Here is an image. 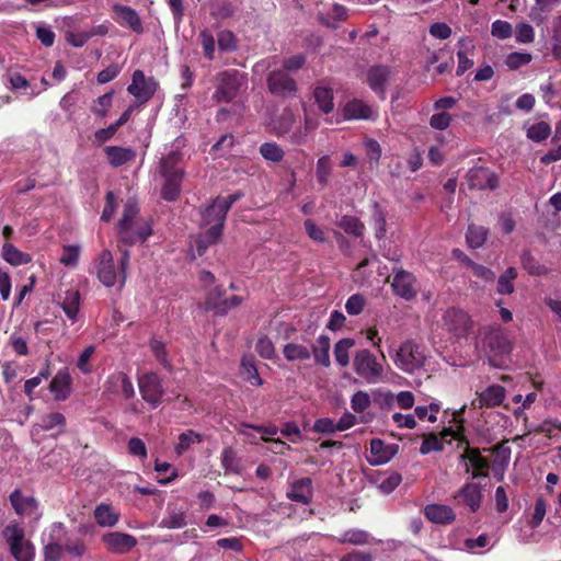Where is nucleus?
<instances>
[{
	"label": "nucleus",
	"mask_w": 561,
	"mask_h": 561,
	"mask_svg": "<svg viewBox=\"0 0 561 561\" xmlns=\"http://www.w3.org/2000/svg\"><path fill=\"white\" fill-rule=\"evenodd\" d=\"M139 206L136 201L129 198L124 204L121 219L117 224L118 241L127 247L137 242L144 243L151 234L150 220L139 215Z\"/></svg>",
	"instance_id": "obj_1"
},
{
	"label": "nucleus",
	"mask_w": 561,
	"mask_h": 561,
	"mask_svg": "<svg viewBox=\"0 0 561 561\" xmlns=\"http://www.w3.org/2000/svg\"><path fill=\"white\" fill-rule=\"evenodd\" d=\"M330 348V337L325 334H321L318 336L316 343L311 345V351L305 344L289 342L284 345L283 355L288 362H305L313 357L317 366L329 368L331 365Z\"/></svg>",
	"instance_id": "obj_2"
},
{
	"label": "nucleus",
	"mask_w": 561,
	"mask_h": 561,
	"mask_svg": "<svg viewBox=\"0 0 561 561\" xmlns=\"http://www.w3.org/2000/svg\"><path fill=\"white\" fill-rule=\"evenodd\" d=\"M247 84V73L236 69L224 70L216 75V89L213 99L217 103H230Z\"/></svg>",
	"instance_id": "obj_3"
},
{
	"label": "nucleus",
	"mask_w": 561,
	"mask_h": 561,
	"mask_svg": "<svg viewBox=\"0 0 561 561\" xmlns=\"http://www.w3.org/2000/svg\"><path fill=\"white\" fill-rule=\"evenodd\" d=\"M2 536L10 546V552L16 561H33V547L25 539L24 529L18 523L7 525L2 530Z\"/></svg>",
	"instance_id": "obj_4"
},
{
	"label": "nucleus",
	"mask_w": 561,
	"mask_h": 561,
	"mask_svg": "<svg viewBox=\"0 0 561 561\" xmlns=\"http://www.w3.org/2000/svg\"><path fill=\"white\" fill-rule=\"evenodd\" d=\"M458 448L463 447V451L460 455V460L465 463V470L468 473L470 469L471 478H485L488 477V470L490 468V461L481 455V451L477 447H471L467 436L458 435Z\"/></svg>",
	"instance_id": "obj_5"
},
{
	"label": "nucleus",
	"mask_w": 561,
	"mask_h": 561,
	"mask_svg": "<svg viewBox=\"0 0 561 561\" xmlns=\"http://www.w3.org/2000/svg\"><path fill=\"white\" fill-rule=\"evenodd\" d=\"M266 87L272 95L284 100L296 99L299 92L296 79L280 69L268 72Z\"/></svg>",
	"instance_id": "obj_6"
},
{
	"label": "nucleus",
	"mask_w": 561,
	"mask_h": 561,
	"mask_svg": "<svg viewBox=\"0 0 561 561\" xmlns=\"http://www.w3.org/2000/svg\"><path fill=\"white\" fill-rule=\"evenodd\" d=\"M138 388L141 399L147 402L152 410L162 403L164 388L162 378L153 371H148L138 377Z\"/></svg>",
	"instance_id": "obj_7"
},
{
	"label": "nucleus",
	"mask_w": 561,
	"mask_h": 561,
	"mask_svg": "<svg viewBox=\"0 0 561 561\" xmlns=\"http://www.w3.org/2000/svg\"><path fill=\"white\" fill-rule=\"evenodd\" d=\"M353 365L355 373L368 383L378 382L383 374L382 365L378 363L376 356L366 348L356 353Z\"/></svg>",
	"instance_id": "obj_8"
},
{
	"label": "nucleus",
	"mask_w": 561,
	"mask_h": 561,
	"mask_svg": "<svg viewBox=\"0 0 561 561\" xmlns=\"http://www.w3.org/2000/svg\"><path fill=\"white\" fill-rule=\"evenodd\" d=\"M443 327L456 339H466L472 330L471 317L460 308H448L443 317Z\"/></svg>",
	"instance_id": "obj_9"
},
{
	"label": "nucleus",
	"mask_w": 561,
	"mask_h": 561,
	"mask_svg": "<svg viewBox=\"0 0 561 561\" xmlns=\"http://www.w3.org/2000/svg\"><path fill=\"white\" fill-rule=\"evenodd\" d=\"M229 211L225 209L221 203V196L216 197L210 205L205 207L202 211V222L208 227V237L210 239H220L227 214Z\"/></svg>",
	"instance_id": "obj_10"
},
{
	"label": "nucleus",
	"mask_w": 561,
	"mask_h": 561,
	"mask_svg": "<svg viewBox=\"0 0 561 561\" xmlns=\"http://www.w3.org/2000/svg\"><path fill=\"white\" fill-rule=\"evenodd\" d=\"M391 288L394 295L407 301L413 300L420 290L416 277L401 267L392 270Z\"/></svg>",
	"instance_id": "obj_11"
},
{
	"label": "nucleus",
	"mask_w": 561,
	"mask_h": 561,
	"mask_svg": "<svg viewBox=\"0 0 561 561\" xmlns=\"http://www.w3.org/2000/svg\"><path fill=\"white\" fill-rule=\"evenodd\" d=\"M424 355L420 346L413 341L403 342L396 354V365L404 371L411 373L424 364Z\"/></svg>",
	"instance_id": "obj_12"
},
{
	"label": "nucleus",
	"mask_w": 561,
	"mask_h": 561,
	"mask_svg": "<svg viewBox=\"0 0 561 561\" xmlns=\"http://www.w3.org/2000/svg\"><path fill=\"white\" fill-rule=\"evenodd\" d=\"M158 88V82L153 77H146L144 71L136 70L133 73L131 83L128 85L127 91L135 96L139 103L148 102Z\"/></svg>",
	"instance_id": "obj_13"
},
{
	"label": "nucleus",
	"mask_w": 561,
	"mask_h": 561,
	"mask_svg": "<svg viewBox=\"0 0 561 561\" xmlns=\"http://www.w3.org/2000/svg\"><path fill=\"white\" fill-rule=\"evenodd\" d=\"M94 268L99 282L105 287H113L118 279L114 259L110 250H103L94 261Z\"/></svg>",
	"instance_id": "obj_14"
},
{
	"label": "nucleus",
	"mask_w": 561,
	"mask_h": 561,
	"mask_svg": "<svg viewBox=\"0 0 561 561\" xmlns=\"http://www.w3.org/2000/svg\"><path fill=\"white\" fill-rule=\"evenodd\" d=\"M101 540L106 550L113 554L128 553L138 542L135 536L121 531L106 533L102 536Z\"/></svg>",
	"instance_id": "obj_15"
},
{
	"label": "nucleus",
	"mask_w": 561,
	"mask_h": 561,
	"mask_svg": "<svg viewBox=\"0 0 561 561\" xmlns=\"http://www.w3.org/2000/svg\"><path fill=\"white\" fill-rule=\"evenodd\" d=\"M469 188L471 190H495L499 186L497 175L489 168L473 167L466 175Z\"/></svg>",
	"instance_id": "obj_16"
},
{
	"label": "nucleus",
	"mask_w": 561,
	"mask_h": 561,
	"mask_svg": "<svg viewBox=\"0 0 561 561\" xmlns=\"http://www.w3.org/2000/svg\"><path fill=\"white\" fill-rule=\"evenodd\" d=\"M113 19L121 25L129 27L133 32L140 34L144 32L141 19L137 11L131 7L115 3L112 7Z\"/></svg>",
	"instance_id": "obj_17"
},
{
	"label": "nucleus",
	"mask_w": 561,
	"mask_h": 561,
	"mask_svg": "<svg viewBox=\"0 0 561 561\" xmlns=\"http://www.w3.org/2000/svg\"><path fill=\"white\" fill-rule=\"evenodd\" d=\"M105 390L113 393H121L125 400H130L135 397V388L131 379L123 371H115L111 374L105 381Z\"/></svg>",
	"instance_id": "obj_18"
},
{
	"label": "nucleus",
	"mask_w": 561,
	"mask_h": 561,
	"mask_svg": "<svg viewBox=\"0 0 561 561\" xmlns=\"http://www.w3.org/2000/svg\"><path fill=\"white\" fill-rule=\"evenodd\" d=\"M391 69L386 65L371 66L367 70V84L381 99H386V87L390 79Z\"/></svg>",
	"instance_id": "obj_19"
},
{
	"label": "nucleus",
	"mask_w": 561,
	"mask_h": 561,
	"mask_svg": "<svg viewBox=\"0 0 561 561\" xmlns=\"http://www.w3.org/2000/svg\"><path fill=\"white\" fill-rule=\"evenodd\" d=\"M287 499L293 502L308 505L313 500V483L310 478H300L293 481L286 492Z\"/></svg>",
	"instance_id": "obj_20"
},
{
	"label": "nucleus",
	"mask_w": 561,
	"mask_h": 561,
	"mask_svg": "<svg viewBox=\"0 0 561 561\" xmlns=\"http://www.w3.org/2000/svg\"><path fill=\"white\" fill-rule=\"evenodd\" d=\"M72 378L67 367L57 371L49 382L48 389L56 401H65L71 393Z\"/></svg>",
	"instance_id": "obj_21"
},
{
	"label": "nucleus",
	"mask_w": 561,
	"mask_h": 561,
	"mask_svg": "<svg viewBox=\"0 0 561 561\" xmlns=\"http://www.w3.org/2000/svg\"><path fill=\"white\" fill-rule=\"evenodd\" d=\"M484 345L494 356H501L511 352V343L501 328H492L485 334Z\"/></svg>",
	"instance_id": "obj_22"
},
{
	"label": "nucleus",
	"mask_w": 561,
	"mask_h": 561,
	"mask_svg": "<svg viewBox=\"0 0 561 561\" xmlns=\"http://www.w3.org/2000/svg\"><path fill=\"white\" fill-rule=\"evenodd\" d=\"M370 454L375 457L369 462L374 466L383 465L390 461L398 453L399 445L385 444L380 438H373L370 440Z\"/></svg>",
	"instance_id": "obj_23"
},
{
	"label": "nucleus",
	"mask_w": 561,
	"mask_h": 561,
	"mask_svg": "<svg viewBox=\"0 0 561 561\" xmlns=\"http://www.w3.org/2000/svg\"><path fill=\"white\" fill-rule=\"evenodd\" d=\"M505 399V389L500 385L489 386L485 390L479 393L477 400L472 401V405L476 408H494L503 403Z\"/></svg>",
	"instance_id": "obj_24"
},
{
	"label": "nucleus",
	"mask_w": 561,
	"mask_h": 561,
	"mask_svg": "<svg viewBox=\"0 0 561 561\" xmlns=\"http://www.w3.org/2000/svg\"><path fill=\"white\" fill-rule=\"evenodd\" d=\"M456 500L467 505L472 513L477 512L481 506L482 491L478 483L467 482L456 494Z\"/></svg>",
	"instance_id": "obj_25"
},
{
	"label": "nucleus",
	"mask_w": 561,
	"mask_h": 561,
	"mask_svg": "<svg viewBox=\"0 0 561 561\" xmlns=\"http://www.w3.org/2000/svg\"><path fill=\"white\" fill-rule=\"evenodd\" d=\"M182 152L174 150L161 158L159 172L160 175H184V167L182 163Z\"/></svg>",
	"instance_id": "obj_26"
},
{
	"label": "nucleus",
	"mask_w": 561,
	"mask_h": 561,
	"mask_svg": "<svg viewBox=\"0 0 561 561\" xmlns=\"http://www.w3.org/2000/svg\"><path fill=\"white\" fill-rule=\"evenodd\" d=\"M108 163L113 168H118L128 162H131L136 158V152L131 148H124L121 146H107L104 148Z\"/></svg>",
	"instance_id": "obj_27"
},
{
	"label": "nucleus",
	"mask_w": 561,
	"mask_h": 561,
	"mask_svg": "<svg viewBox=\"0 0 561 561\" xmlns=\"http://www.w3.org/2000/svg\"><path fill=\"white\" fill-rule=\"evenodd\" d=\"M425 517L436 524H450L456 519L451 507L443 504H428L424 508Z\"/></svg>",
	"instance_id": "obj_28"
},
{
	"label": "nucleus",
	"mask_w": 561,
	"mask_h": 561,
	"mask_svg": "<svg viewBox=\"0 0 561 561\" xmlns=\"http://www.w3.org/2000/svg\"><path fill=\"white\" fill-rule=\"evenodd\" d=\"M93 517L101 527H114L121 518V514L111 504L100 503L95 506Z\"/></svg>",
	"instance_id": "obj_29"
},
{
	"label": "nucleus",
	"mask_w": 561,
	"mask_h": 561,
	"mask_svg": "<svg viewBox=\"0 0 561 561\" xmlns=\"http://www.w3.org/2000/svg\"><path fill=\"white\" fill-rule=\"evenodd\" d=\"M10 503L19 516L32 513L37 507L33 496H24L20 489H15L9 495Z\"/></svg>",
	"instance_id": "obj_30"
},
{
	"label": "nucleus",
	"mask_w": 561,
	"mask_h": 561,
	"mask_svg": "<svg viewBox=\"0 0 561 561\" xmlns=\"http://www.w3.org/2000/svg\"><path fill=\"white\" fill-rule=\"evenodd\" d=\"M373 111L369 105L358 99L348 101L343 107V116L345 119H369Z\"/></svg>",
	"instance_id": "obj_31"
},
{
	"label": "nucleus",
	"mask_w": 561,
	"mask_h": 561,
	"mask_svg": "<svg viewBox=\"0 0 561 561\" xmlns=\"http://www.w3.org/2000/svg\"><path fill=\"white\" fill-rule=\"evenodd\" d=\"M164 183L161 188V197L168 202H174L180 197L184 175H161Z\"/></svg>",
	"instance_id": "obj_32"
},
{
	"label": "nucleus",
	"mask_w": 561,
	"mask_h": 561,
	"mask_svg": "<svg viewBox=\"0 0 561 561\" xmlns=\"http://www.w3.org/2000/svg\"><path fill=\"white\" fill-rule=\"evenodd\" d=\"M535 4L530 10V19L537 25L542 23L547 15L561 5V0H534Z\"/></svg>",
	"instance_id": "obj_33"
},
{
	"label": "nucleus",
	"mask_w": 561,
	"mask_h": 561,
	"mask_svg": "<svg viewBox=\"0 0 561 561\" xmlns=\"http://www.w3.org/2000/svg\"><path fill=\"white\" fill-rule=\"evenodd\" d=\"M60 307L72 322L77 321L80 308V294L78 290H66L61 297Z\"/></svg>",
	"instance_id": "obj_34"
},
{
	"label": "nucleus",
	"mask_w": 561,
	"mask_h": 561,
	"mask_svg": "<svg viewBox=\"0 0 561 561\" xmlns=\"http://www.w3.org/2000/svg\"><path fill=\"white\" fill-rule=\"evenodd\" d=\"M2 257L5 262L13 266L27 264L32 261V256L28 253L20 251L14 244L5 242L2 245Z\"/></svg>",
	"instance_id": "obj_35"
},
{
	"label": "nucleus",
	"mask_w": 561,
	"mask_h": 561,
	"mask_svg": "<svg viewBox=\"0 0 561 561\" xmlns=\"http://www.w3.org/2000/svg\"><path fill=\"white\" fill-rule=\"evenodd\" d=\"M314 101L324 114H329L333 111V90L329 87L318 85L313 91Z\"/></svg>",
	"instance_id": "obj_36"
},
{
	"label": "nucleus",
	"mask_w": 561,
	"mask_h": 561,
	"mask_svg": "<svg viewBox=\"0 0 561 561\" xmlns=\"http://www.w3.org/2000/svg\"><path fill=\"white\" fill-rule=\"evenodd\" d=\"M517 270L507 267L497 278L496 291L501 295H511L515 290L514 280L517 278Z\"/></svg>",
	"instance_id": "obj_37"
},
{
	"label": "nucleus",
	"mask_w": 561,
	"mask_h": 561,
	"mask_svg": "<svg viewBox=\"0 0 561 561\" xmlns=\"http://www.w3.org/2000/svg\"><path fill=\"white\" fill-rule=\"evenodd\" d=\"M296 123V116L294 112L286 107L283 110L279 117L274 122V129L276 136L280 137L288 134Z\"/></svg>",
	"instance_id": "obj_38"
},
{
	"label": "nucleus",
	"mask_w": 561,
	"mask_h": 561,
	"mask_svg": "<svg viewBox=\"0 0 561 561\" xmlns=\"http://www.w3.org/2000/svg\"><path fill=\"white\" fill-rule=\"evenodd\" d=\"M355 345V341L351 337L341 339L334 345V357L341 367L350 364V350Z\"/></svg>",
	"instance_id": "obj_39"
},
{
	"label": "nucleus",
	"mask_w": 561,
	"mask_h": 561,
	"mask_svg": "<svg viewBox=\"0 0 561 561\" xmlns=\"http://www.w3.org/2000/svg\"><path fill=\"white\" fill-rule=\"evenodd\" d=\"M220 460L221 467L226 473H240V460L237 456V451L232 447L228 446L222 449Z\"/></svg>",
	"instance_id": "obj_40"
},
{
	"label": "nucleus",
	"mask_w": 561,
	"mask_h": 561,
	"mask_svg": "<svg viewBox=\"0 0 561 561\" xmlns=\"http://www.w3.org/2000/svg\"><path fill=\"white\" fill-rule=\"evenodd\" d=\"M202 440V434L193 430H187L186 432L180 434L179 443L174 446V451L176 453L178 456H182L192 447V445L201 443Z\"/></svg>",
	"instance_id": "obj_41"
},
{
	"label": "nucleus",
	"mask_w": 561,
	"mask_h": 561,
	"mask_svg": "<svg viewBox=\"0 0 561 561\" xmlns=\"http://www.w3.org/2000/svg\"><path fill=\"white\" fill-rule=\"evenodd\" d=\"M488 232L485 227L470 224L466 233L468 245L472 249L482 247L488 238Z\"/></svg>",
	"instance_id": "obj_42"
},
{
	"label": "nucleus",
	"mask_w": 561,
	"mask_h": 561,
	"mask_svg": "<svg viewBox=\"0 0 561 561\" xmlns=\"http://www.w3.org/2000/svg\"><path fill=\"white\" fill-rule=\"evenodd\" d=\"M340 228H342L347 234H352L356 238L363 237L365 231L364 224L354 216H342L339 221Z\"/></svg>",
	"instance_id": "obj_43"
},
{
	"label": "nucleus",
	"mask_w": 561,
	"mask_h": 561,
	"mask_svg": "<svg viewBox=\"0 0 561 561\" xmlns=\"http://www.w3.org/2000/svg\"><path fill=\"white\" fill-rule=\"evenodd\" d=\"M522 266L533 276H542L548 273V268L540 264L529 251L523 252L520 256Z\"/></svg>",
	"instance_id": "obj_44"
},
{
	"label": "nucleus",
	"mask_w": 561,
	"mask_h": 561,
	"mask_svg": "<svg viewBox=\"0 0 561 561\" xmlns=\"http://www.w3.org/2000/svg\"><path fill=\"white\" fill-rule=\"evenodd\" d=\"M261 156L272 162H280L284 159L285 151L276 142H263L259 149Z\"/></svg>",
	"instance_id": "obj_45"
},
{
	"label": "nucleus",
	"mask_w": 561,
	"mask_h": 561,
	"mask_svg": "<svg viewBox=\"0 0 561 561\" xmlns=\"http://www.w3.org/2000/svg\"><path fill=\"white\" fill-rule=\"evenodd\" d=\"M463 261H465L466 265L471 268V271L476 277H478L486 283L494 282L495 273L491 268L476 263L468 256H465Z\"/></svg>",
	"instance_id": "obj_46"
},
{
	"label": "nucleus",
	"mask_w": 561,
	"mask_h": 561,
	"mask_svg": "<svg viewBox=\"0 0 561 561\" xmlns=\"http://www.w3.org/2000/svg\"><path fill=\"white\" fill-rule=\"evenodd\" d=\"M42 427L45 431H51L56 427L59 428V433H62L66 427V417L60 412H51L43 416Z\"/></svg>",
	"instance_id": "obj_47"
},
{
	"label": "nucleus",
	"mask_w": 561,
	"mask_h": 561,
	"mask_svg": "<svg viewBox=\"0 0 561 561\" xmlns=\"http://www.w3.org/2000/svg\"><path fill=\"white\" fill-rule=\"evenodd\" d=\"M550 134L551 127L543 121L533 124L527 130V137L536 142L547 139Z\"/></svg>",
	"instance_id": "obj_48"
},
{
	"label": "nucleus",
	"mask_w": 561,
	"mask_h": 561,
	"mask_svg": "<svg viewBox=\"0 0 561 561\" xmlns=\"http://www.w3.org/2000/svg\"><path fill=\"white\" fill-rule=\"evenodd\" d=\"M458 46H459V49L457 51L458 67L456 70V75L458 77H460L473 66V60L468 57L467 50L465 49L466 38H460L458 42Z\"/></svg>",
	"instance_id": "obj_49"
},
{
	"label": "nucleus",
	"mask_w": 561,
	"mask_h": 561,
	"mask_svg": "<svg viewBox=\"0 0 561 561\" xmlns=\"http://www.w3.org/2000/svg\"><path fill=\"white\" fill-rule=\"evenodd\" d=\"M443 449L444 442L435 433L424 435L420 447V453L422 455H427L432 451H442Z\"/></svg>",
	"instance_id": "obj_50"
},
{
	"label": "nucleus",
	"mask_w": 561,
	"mask_h": 561,
	"mask_svg": "<svg viewBox=\"0 0 561 561\" xmlns=\"http://www.w3.org/2000/svg\"><path fill=\"white\" fill-rule=\"evenodd\" d=\"M533 57L528 53H519L513 51L507 55L505 59V65L511 70H517L518 68L528 65L531 61Z\"/></svg>",
	"instance_id": "obj_51"
},
{
	"label": "nucleus",
	"mask_w": 561,
	"mask_h": 561,
	"mask_svg": "<svg viewBox=\"0 0 561 561\" xmlns=\"http://www.w3.org/2000/svg\"><path fill=\"white\" fill-rule=\"evenodd\" d=\"M80 248L73 244H67L62 248V255L59 262L65 266H76L79 261Z\"/></svg>",
	"instance_id": "obj_52"
},
{
	"label": "nucleus",
	"mask_w": 561,
	"mask_h": 561,
	"mask_svg": "<svg viewBox=\"0 0 561 561\" xmlns=\"http://www.w3.org/2000/svg\"><path fill=\"white\" fill-rule=\"evenodd\" d=\"M515 39L517 43L528 44L535 39L534 27L525 22H520L515 27Z\"/></svg>",
	"instance_id": "obj_53"
},
{
	"label": "nucleus",
	"mask_w": 561,
	"mask_h": 561,
	"mask_svg": "<svg viewBox=\"0 0 561 561\" xmlns=\"http://www.w3.org/2000/svg\"><path fill=\"white\" fill-rule=\"evenodd\" d=\"M226 290L222 286H216L213 290H210L205 300V308L208 311H215L216 308L219 307L221 300H224V296Z\"/></svg>",
	"instance_id": "obj_54"
},
{
	"label": "nucleus",
	"mask_w": 561,
	"mask_h": 561,
	"mask_svg": "<svg viewBox=\"0 0 561 561\" xmlns=\"http://www.w3.org/2000/svg\"><path fill=\"white\" fill-rule=\"evenodd\" d=\"M199 42L203 47L205 57L208 60L215 58V38L208 30H204L199 33Z\"/></svg>",
	"instance_id": "obj_55"
},
{
	"label": "nucleus",
	"mask_w": 561,
	"mask_h": 561,
	"mask_svg": "<svg viewBox=\"0 0 561 561\" xmlns=\"http://www.w3.org/2000/svg\"><path fill=\"white\" fill-rule=\"evenodd\" d=\"M491 34L499 39L510 38L513 34L512 24L507 21L496 20L492 23Z\"/></svg>",
	"instance_id": "obj_56"
},
{
	"label": "nucleus",
	"mask_w": 561,
	"mask_h": 561,
	"mask_svg": "<svg viewBox=\"0 0 561 561\" xmlns=\"http://www.w3.org/2000/svg\"><path fill=\"white\" fill-rule=\"evenodd\" d=\"M306 61L307 59L304 54L286 57L283 60L280 70H285L287 73L298 71L306 65Z\"/></svg>",
	"instance_id": "obj_57"
},
{
	"label": "nucleus",
	"mask_w": 561,
	"mask_h": 561,
	"mask_svg": "<svg viewBox=\"0 0 561 561\" xmlns=\"http://www.w3.org/2000/svg\"><path fill=\"white\" fill-rule=\"evenodd\" d=\"M242 368L248 374V380L255 386H261L263 383L262 378L259 375L257 368L254 364L253 358L243 357L241 362Z\"/></svg>",
	"instance_id": "obj_58"
},
{
	"label": "nucleus",
	"mask_w": 561,
	"mask_h": 561,
	"mask_svg": "<svg viewBox=\"0 0 561 561\" xmlns=\"http://www.w3.org/2000/svg\"><path fill=\"white\" fill-rule=\"evenodd\" d=\"M366 300L363 295L354 294L345 302L346 312L351 316L359 314L365 307Z\"/></svg>",
	"instance_id": "obj_59"
},
{
	"label": "nucleus",
	"mask_w": 561,
	"mask_h": 561,
	"mask_svg": "<svg viewBox=\"0 0 561 561\" xmlns=\"http://www.w3.org/2000/svg\"><path fill=\"white\" fill-rule=\"evenodd\" d=\"M256 353L265 359L273 358L275 354L274 344L268 336H261L255 344Z\"/></svg>",
	"instance_id": "obj_60"
},
{
	"label": "nucleus",
	"mask_w": 561,
	"mask_h": 561,
	"mask_svg": "<svg viewBox=\"0 0 561 561\" xmlns=\"http://www.w3.org/2000/svg\"><path fill=\"white\" fill-rule=\"evenodd\" d=\"M304 227L307 236L314 242L323 243L325 242V232L322 228L316 225L312 219H307L304 222Z\"/></svg>",
	"instance_id": "obj_61"
},
{
	"label": "nucleus",
	"mask_w": 561,
	"mask_h": 561,
	"mask_svg": "<svg viewBox=\"0 0 561 561\" xmlns=\"http://www.w3.org/2000/svg\"><path fill=\"white\" fill-rule=\"evenodd\" d=\"M370 403L369 394L362 390L355 392L351 399V407L357 413L364 412L369 408Z\"/></svg>",
	"instance_id": "obj_62"
},
{
	"label": "nucleus",
	"mask_w": 561,
	"mask_h": 561,
	"mask_svg": "<svg viewBox=\"0 0 561 561\" xmlns=\"http://www.w3.org/2000/svg\"><path fill=\"white\" fill-rule=\"evenodd\" d=\"M113 93L114 92L111 91L99 96L95 101V104L92 107V112L100 117H104L107 114L110 107L112 106Z\"/></svg>",
	"instance_id": "obj_63"
},
{
	"label": "nucleus",
	"mask_w": 561,
	"mask_h": 561,
	"mask_svg": "<svg viewBox=\"0 0 561 561\" xmlns=\"http://www.w3.org/2000/svg\"><path fill=\"white\" fill-rule=\"evenodd\" d=\"M161 525L169 529H179L186 525V516L182 512H172L168 517L163 518Z\"/></svg>",
	"instance_id": "obj_64"
}]
</instances>
